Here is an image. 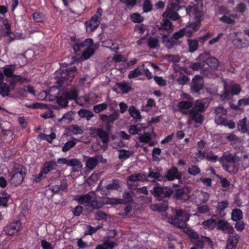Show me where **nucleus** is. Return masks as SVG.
<instances>
[{
	"label": "nucleus",
	"instance_id": "nucleus-1",
	"mask_svg": "<svg viewBox=\"0 0 249 249\" xmlns=\"http://www.w3.org/2000/svg\"><path fill=\"white\" fill-rule=\"evenodd\" d=\"M190 215L186 210L183 209L176 210L175 214L168 217V221L178 228L183 230L190 239L191 242L197 247L203 249L204 244L209 246L212 245V241L207 236H199V234L191 228H187V221L190 219Z\"/></svg>",
	"mask_w": 249,
	"mask_h": 249
},
{
	"label": "nucleus",
	"instance_id": "nucleus-2",
	"mask_svg": "<svg viewBox=\"0 0 249 249\" xmlns=\"http://www.w3.org/2000/svg\"><path fill=\"white\" fill-rule=\"evenodd\" d=\"M60 75H57L56 78V84L59 87H66L69 86L74 76L77 74L76 67H72L65 70H61Z\"/></svg>",
	"mask_w": 249,
	"mask_h": 249
},
{
	"label": "nucleus",
	"instance_id": "nucleus-3",
	"mask_svg": "<svg viewBox=\"0 0 249 249\" xmlns=\"http://www.w3.org/2000/svg\"><path fill=\"white\" fill-rule=\"evenodd\" d=\"M11 174L10 184L14 186H19L26 174V168L21 164L15 163L12 168Z\"/></svg>",
	"mask_w": 249,
	"mask_h": 249
},
{
	"label": "nucleus",
	"instance_id": "nucleus-4",
	"mask_svg": "<svg viewBox=\"0 0 249 249\" xmlns=\"http://www.w3.org/2000/svg\"><path fill=\"white\" fill-rule=\"evenodd\" d=\"M150 193L157 200L166 201L173 195L174 191L171 188L157 185L150 190Z\"/></svg>",
	"mask_w": 249,
	"mask_h": 249
},
{
	"label": "nucleus",
	"instance_id": "nucleus-5",
	"mask_svg": "<svg viewBox=\"0 0 249 249\" xmlns=\"http://www.w3.org/2000/svg\"><path fill=\"white\" fill-rule=\"evenodd\" d=\"M22 229L21 223L19 220H16L11 222L3 228V231L5 233L12 236H17Z\"/></svg>",
	"mask_w": 249,
	"mask_h": 249
},
{
	"label": "nucleus",
	"instance_id": "nucleus-6",
	"mask_svg": "<svg viewBox=\"0 0 249 249\" xmlns=\"http://www.w3.org/2000/svg\"><path fill=\"white\" fill-rule=\"evenodd\" d=\"M204 79L202 76L196 75L192 80L190 84V89L193 94H199L200 91L204 86Z\"/></svg>",
	"mask_w": 249,
	"mask_h": 249
},
{
	"label": "nucleus",
	"instance_id": "nucleus-7",
	"mask_svg": "<svg viewBox=\"0 0 249 249\" xmlns=\"http://www.w3.org/2000/svg\"><path fill=\"white\" fill-rule=\"evenodd\" d=\"M198 6L195 4L193 5H189L186 8V12L189 16L194 15V18L196 20L195 23H199L200 24L201 21L203 19V13L198 9Z\"/></svg>",
	"mask_w": 249,
	"mask_h": 249
},
{
	"label": "nucleus",
	"instance_id": "nucleus-8",
	"mask_svg": "<svg viewBox=\"0 0 249 249\" xmlns=\"http://www.w3.org/2000/svg\"><path fill=\"white\" fill-rule=\"evenodd\" d=\"M182 173L178 171V168L175 166H173L170 169L168 170L166 174L164 176V181L166 180L173 181L176 179L180 180L182 178Z\"/></svg>",
	"mask_w": 249,
	"mask_h": 249
},
{
	"label": "nucleus",
	"instance_id": "nucleus-9",
	"mask_svg": "<svg viewBox=\"0 0 249 249\" xmlns=\"http://www.w3.org/2000/svg\"><path fill=\"white\" fill-rule=\"evenodd\" d=\"M120 115L119 111L118 109H115L113 112L107 115L104 114H100L99 117L102 122H106L108 124L113 123L116 120L118 119Z\"/></svg>",
	"mask_w": 249,
	"mask_h": 249
},
{
	"label": "nucleus",
	"instance_id": "nucleus-10",
	"mask_svg": "<svg viewBox=\"0 0 249 249\" xmlns=\"http://www.w3.org/2000/svg\"><path fill=\"white\" fill-rule=\"evenodd\" d=\"M187 191V188L186 187L177 189L175 193H174L173 194L174 198L184 201L188 200L189 196L188 195Z\"/></svg>",
	"mask_w": 249,
	"mask_h": 249
},
{
	"label": "nucleus",
	"instance_id": "nucleus-11",
	"mask_svg": "<svg viewBox=\"0 0 249 249\" xmlns=\"http://www.w3.org/2000/svg\"><path fill=\"white\" fill-rule=\"evenodd\" d=\"M100 21L97 20L96 16H92L90 20L85 22L86 31L88 33H91L95 31L99 26Z\"/></svg>",
	"mask_w": 249,
	"mask_h": 249
},
{
	"label": "nucleus",
	"instance_id": "nucleus-12",
	"mask_svg": "<svg viewBox=\"0 0 249 249\" xmlns=\"http://www.w3.org/2000/svg\"><path fill=\"white\" fill-rule=\"evenodd\" d=\"M161 40L163 44L168 49L173 48L175 45H180L182 43L181 41L175 40L171 37H169L167 35H163L161 38Z\"/></svg>",
	"mask_w": 249,
	"mask_h": 249
},
{
	"label": "nucleus",
	"instance_id": "nucleus-13",
	"mask_svg": "<svg viewBox=\"0 0 249 249\" xmlns=\"http://www.w3.org/2000/svg\"><path fill=\"white\" fill-rule=\"evenodd\" d=\"M201 24L199 23L192 22L183 28V30L185 33V36L190 37L193 34L197 32L200 27Z\"/></svg>",
	"mask_w": 249,
	"mask_h": 249
},
{
	"label": "nucleus",
	"instance_id": "nucleus-14",
	"mask_svg": "<svg viewBox=\"0 0 249 249\" xmlns=\"http://www.w3.org/2000/svg\"><path fill=\"white\" fill-rule=\"evenodd\" d=\"M57 164L54 160H50L45 162L42 165L40 170L45 174H48L52 171L56 169Z\"/></svg>",
	"mask_w": 249,
	"mask_h": 249
},
{
	"label": "nucleus",
	"instance_id": "nucleus-15",
	"mask_svg": "<svg viewBox=\"0 0 249 249\" xmlns=\"http://www.w3.org/2000/svg\"><path fill=\"white\" fill-rule=\"evenodd\" d=\"M83 130L81 127L77 124H71L68 126L65 129L64 135L70 136L71 135L82 134Z\"/></svg>",
	"mask_w": 249,
	"mask_h": 249
},
{
	"label": "nucleus",
	"instance_id": "nucleus-16",
	"mask_svg": "<svg viewBox=\"0 0 249 249\" xmlns=\"http://www.w3.org/2000/svg\"><path fill=\"white\" fill-rule=\"evenodd\" d=\"M188 114L189 118L196 124H202L204 120V117L199 112L194 109H190Z\"/></svg>",
	"mask_w": 249,
	"mask_h": 249
},
{
	"label": "nucleus",
	"instance_id": "nucleus-17",
	"mask_svg": "<svg viewBox=\"0 0 249 249\" xmlns=\"http://www.w3.org/2000/svg\"><path fill=\"white\" fill-rule=\"evenodd\" d=\"M233 45L237 49H242L249 46V40L246 38H240L236 36L232 40Z\"/></svg>",
	"mask_w": 249,
	"mask_h": 249
},
{
	"label": "nucleus",
	"instance_id": "nucleus-18",
	"mask_svg": "<svg viewBox=\"0 0 249 249\" xmlns=\"http://www.w3.org/2000/svg\"><path fill=\"white\" fill-rule=\"evenodd\" d=\"M237 157L236 155H232L231 154H224L219 161L221 165L224 164H232L236 162Z\"/></svg>",
	"mask_w": 249,
	"mask_h": 249
},
{
	"label": "nucleus",
	"instance_id": "nucleus-19",
	"mask_svg": "<svg viewBox=\"0 0 249 249\" xmlns=\"http://www.w3.org/2000/svg\"><path fill=\"white\" fill-rule=\"evenodd\" d=\"M215 226L217 230L223 231H231L233 230L232 226H231L229 223L223 219L219 220L217 222H216Z\"/></svg>",
	"mask_w": 249,
	"mask_h": 249
},
{
	"label": "nucleus",
	"instance_id": "nucleus-20",
	"mask_svg": "<svg viewBox=\"0 0 249 249\" xmlns=\"http://www.w3.org/2000/svg\"><path fill=\"white\" fill-rule=\"evenodd\" d=\"M117 246L118 243L116 242L107 239H105L102 244L98 245L95 249H113Z\"/></svg>",
	"mask_w": 249,
	"mask_h": 249
},
{
	"label": "nucleus",
	"instance_id": "nucleus-21",
	"mask_svg": "<svg viewBox=\"0 0 249 249\" xmlns=\"http://www.w3.org/2000/svg\"><path fill=\"white\" fill-rule=\"evenodd\" d=\"M193 106V103L190 101H182L178 102L177 107L179 110L184 115H187L188 113L185 110L191 108Z\"/></svg>",
	"mask_w": 249,
	"mask_h": 249
},
{
	"label": "nucleus",
	"instance_id": "nucleus-22",
	"mask_svg": "<svg viewBox=\"0 0 249 249\" xmlns=\"http://www.w3.org/2000/svg\"><path fill=\"white\" fill-rule=\"evenodd\" d=\"M221 166L224 170L232 175L236 174L239 170L238 165L236 162L232 164H224Z\"/></svg>",
	"mask_w": 249,
	"mask_h": 249
},
{
	"label": "nucleus",
	"instance_id": "nucleus-23",
	"mask_svg": "<svg viewBox=\"0 0 249 249\" xmlns=\"http://www.w3.org/2000/svg\"><path fill=\"white\" fill-rule=\"evenodd\" d=\"M60 94V89L57 87H52L47 92V95L51 100H57Z\"/></svg>",
	"mask_w": 249,
	"mask_h": 249
},
{
	"label": "nucleus",
	"instance_id": "nucleus-24",
	"mask_svg": "<svg viewBox=\"0 0 249 249\" xmlns=\"http://www.w3.org/2000/svg\"><path fill=\"white\" fill-rule=\"evenodd\" d=\"M16 70L15 65H8L3 68V74L6 77L10 78L15 76L14 72Z\"/></svg>",
	"mask_w": 249,
	"mask_h": 249
},
{
	"label": "nucleus",
	"instance_id": "nucleus-25",
	"mask_svg": "<svg viewBox=\"0 0 249 249\" xmlns=\"http://www.w3.org/2000/svg\"><path fill=\"white\" fill-rule=\"evenodd\" d=\"M151 209L153 211L164 212L168 210V203L164 201L160 204H153L150 205Z\"/></svg>",
	"mask_w": 249,
	"mask_h": 249
},
{
	"label": "nucleus",
	"instance_id": "nucleus-26",
	"mask_svg": "<svg viewBox=\"0 0 249 249\" xmlns=\"http://www.w3.org/2000/svg\"><path fill=\"white\" fill-rule=\"evenodd\" d=\"M77 113L80 118H85L87 121H89L91 118L94 116V114L92 112L87 109H80L78 111Z\"/></svg>",
	"mask_w": 249,
	"mask_h": 249
},
{
	"label": "nucleus",
	"instance_id": "nucleus-27",
	"mask_svg": "<svg viewBox=\"0 0 249 249\" xmlns=\"http://www.w3.org/2000/svg\"><path fill=\"white\" fill-rule=\"evenodd\" d=\"M116 86L120 89L124 94L128 93L129 91L132 90V87L125 81L118 82L116 84Z\"/></svg>",
	"mask_w": 249,
	"mask_h": 249
},
{
	"label": "nucleus",
	"instance_id": "nucleus-28",
	"mask_svg": "<svg viewBox=\"0 0 249 249\" xmlns=\"http://www.w3.org/2000/svg\"><path fill=\"white\" fill-rule=\"evenodd\" d=\"M68 166L72 167L73 172H77L82 168V165L80 161L76 159H72L69 160Z\"/></svg>",
	"mask_w": 249,
	"mask_h": 249
},
{
	"label": "nucleus",
	"instance_id": "nucleus-29",
	"mask_svg": "<svg viewBox=\"0 0 249 249\" xmlns=\"http://www.w3.org/2000/svg\"><path fill=\"white\" fill-rule=\"evenodd\" d=\"M238 243V238L236 236H230L227 241V249H233L236 247Z\"/></svg>",
	"mask_w": 249,
	"mask_h": 249
},
{
	"label": "nucleus",
	"instance_id": "nucleus-30",
	"mask_svg": "<svg viewBox=\"0 0 249 249\" xmlns=\"http://www.w3.org/2000/svg\"><path fill=\"white\" fill-rule=\"evenodd\" d=\"M56 102L58 105L62 107H65L68 106L69 103V100L67 98V95H65L64 91H62V93L56 100Z\"/></svg>",
	"mask_w": 249,
	"mask_h": 249
},
{
	"label": "nucleus",
	"instance_id": "nucleus-31",
	"mask_svg": "<svg viewBox=\"0 0 249 249\" xmlns=\"http://www.w3.org/2000/svg\"><path fill=\"white\" fill-rule=\"evenodd\" d=\"M97 135L101 139L104 143H107L109 142V134L102 128L97 130Z\"/></svg>",
	"mask_w": 249,
	"mask_h": 249
},
{
	"label": "nucleus",
	"instance_id": "nucleus-32",
	"mask_svg": "<svg viewBox=\"0 0 249 249\" xmlns=\"http://www.w3.org/2000/svg\"><path fill=\"white\" fill-rule=\"evenodd\" d=\"M227 87L229 89L231 95H238L241 91V87L239 84L231 83L227 84Z\"/></svg>",
	"mask_w": 249,
	"mask_h": 249
},
{
	"label": "nucleus",
	"instance_id": "nucleus-33",
	"mask_svg": "<svg viewBox=\"0 0 249 249\" xmlns=\"http://www.w3.org/2000/svg\"><path fill=\"white\" fill-rule=\"evenodd\" d=\"M189 51L190 53H194L198 49V41L196 39H188Z\"/></svg>",
	"mask_w": 249,
	"mask_h": 249
},
{
	"label": "nucleus",
	"instance_id": "nucleus-34",
	"mask_svg": "<svg viewBox=\"0 0 249 249\" xmlns=\"http://www.w3.org/2000/svg\"><path fill=\"white\" fill-rule=\"evenodd\" d=\"M202 225L205 229L213 230L215 227L216 220L211 218L204 221Z\"/></svg>",
	"mask_w": 249,
	"mask_h": 249
},
{
	"label": "nucleus",
	"instance_id": "nucleus-35",
	"mask_svg": "<svg viewBox=\"0 0 249 249\" xmlns=\"http://www.w3.org/2000/svg\"><path fill=\"white\" fill-rule=\"evenodd\" d=\"M243 218L242 211L237 208H235L232 210L231 213V219L234 221L240 220Z\"/></svg>",
	"mask_w": 249,
	"mask_h": 249
},
{
	"label": "nucleus",
	"instance_id": "nucleus-36",
	"mask_svg": "<svg viewBox=\"0 0 249 249\" xmlns=\"http://www.w3.org/2000/svg\"><path fill=\"white\" fill-rule=\"evenodd\" d=\"M12 79L10 82V85L12 87V89L15 88L16 85L18 83H23L26 81V79L23 77H21L20 75H17L12 77Z\"/></svg>",
	"mask_w": 249,
	"mask_h": 249
},
{
	"label": "nucleus",
	"instance_id": "nucleus-37",
	"mask_svg": "<svg viewBox=\"0 0 249 249\" xmlns=\"http://www.w3.org/2000/svg\"><path fill=\"white\" fill-rule=\"evenodd\" d=\"M206 62L208 66L213 69H215L219 66L218 59L214 57H210L206 59Z\"/></svg>",
	"mask_w": 249,
	"mask_h": 249
},
{
	"label": "nucleus",
	"instance_id": "nucleus-38",
	"mask_svg": "<svg viewBox=\"0 0 249 249\" xmlns=\"http://www.w3.org/2000/svg\"><path fill=\"white\" fill-rule=\"evenodd\" d=\"M77 139L75 138H72L71 141H69L66 142L62 147V150L63 152H66L68 151L71 148L73 147L76 143Z\"/></svg>",
	"mask_w": 249,
	"mask_h": 249
},
{
	"label": "nucleus",
	"instance_id": "nucleus-39",
	"mask_svg": "<svg viewBox=\"0 0 249 249\" xmlns=\"http://www.w3.org/2000/svg\"><path fill=\"white\" fill-rule=\"evenodd\" d=\"M229 206V202L227 200H224L217 203V206L215 210V212L217 214H221V213Z\"/></svg>",
	"mask_w": 249,
	"mask_h": 249
},
{
	"label": "nucleus",
	"instance_id": "nucleus-40",
	"mask_svg": "<svg viewBox=\"0 0 249 249\" xmlns=\"http://www.w3.org/2000/svg\"><path fill=\"white\" fill-rule=\"evenodd\" d=\"M128 112L131 117L134 119H141L142 118L140 112L136 109L134 106L130 107L128 108Z\"/></svg>",
	"mask_w": 249,
	"mask_h": 249
},
{
	"label": "nucleus",
	"instance_id": "nucleus-41",
	"mask_svg": "<svg viewBox=\"0 0 249 249\" xmlns=\"http://www.w3.org/2000/svg\"><path fill=\"white\" fill-rule=\"evenodd\" d=\"M205 109L204 103L201 100H197L195 102V106L191 109L202 112L205 111Z\"/></svg>",
	"mask_w": 249,
	"mask_h": 249
},
{
	"label": "nucleus",
	"instance_id": "nucleus-42",
	"mask_svg": "<svg viewBox=\"0 0 249 249\" xmlns=\"http://www.w3.org/2000/svg\"><path fill=\"white\" fill-rule=\"evenodd\" d=\"M247 119L244 118L240 120L237 124V128L238 130L242 133H245L247 132V127L246 124Z\"/></svg>",
	"mask_w": 249,
	"mask_h": 249
},
{
	"label": "nucleus",
	"instance_id": "nucleus-43",
	"mask_svg": "<svg viewBox=\"0 0 249 249\" xmlns=\"http://www.w3.org/2000/svg\"><path fill=\"white\" fill-rule=\"evenodd\" d=\"M130 20L134 23H140L143 21L144 18L139 13H134L130 16Z\"/></svg>",
	"mask_w": 249,
	"mask_h": 249
},
{
	"label": "nucleus",
	"instance_id": "nucleus-44",
	"mask_svg": "<svg viewBox=\"0 0 249 249\" xmlns=\"http://www.w3.org/2000/svg\"><path fill=\"white\" fill-rule=\"evenodd\" d=\"M159 40L157 38L150 37L147 39V45L150 49H155L159 46Z\"/></svg>",
	"mask_w": 249,
	"mask_h": 249
},
{
	"label": "nucleus",
	"instance_id": "nucleus-45",
	"mask_svg": "<svg viewBox=\"0 0 249 249\" xmlns=\"http://www.w3.org/2000/svg\"><path fill=\"white\" fill-rule=\"evenodd\" d=\"M3 24L5 26L6 30L5 32L4 36L9 37L11 39V40H13L14 39V37H12L11 36L14 35V34L11 32V24L8 22L7 19L3 21Z\"/></svg>",
	"mask_w": 249,
	"mask_h": 249
},
{
	"label": "nucleus",
	"instance_id": "nucleus-46",
	"mask_svg": "<svg viewBox=\"0 0 249 249\" xmlns=\"http://www.w3.org/2000/svg\"><path fill=\"white\" fill-rule=\"evenodd\" d=\"M10 89L9 86L4 83L0 85V94L3 97L7 96L9 95Z\"/></svg>",
	"mask_w": 249,
	"mask_h": 249
},
{
	"label": "nucleus",
	"instance_id": "nucleus-47",
	"mask_svg": "<svg viewBox=\"0 0 249 249\" xmlns=\"http://www.w3.org/2000/svg\"><path fill=\"white\" fill-rule=\"evenodd\" d=\"M65 95H67L68 100H75L77 99L78 93L76 89H73L70 91H64Z\"/></svg>",
	"mask_w": 249,
	"mask_h": 249
},
{
	"label": "nucleus",
	"instance_id": "nucleus-48",
	"mask_svg": "<svg viewBox=\"0 0 249 249\" xmlns=\"http://www.w3.org/2000/svg\"><path fill=\"white\" fill-rule=\"evenodd\" d=\"M125 202L123 199L113 198L107 197L105 199V203L106 204H121L125 203Z\"/></svg>",
	"mask_w": 249,
	"mask_h": 249
},
{
	"label": "nucleus",
	"instance_id": "nucleus-49",
	"mask_svg": "<svg viewBox=\"0 0 249 249\" xmlns=\"http://www.w3.org/2000/svg\"><path fill=\"white\" fill-rule=\"evenodd\" d=\"M187 172L189 175L196 176L200 173L201 170L197 165H192L188 168Z\"/></svg>",
	"mask_w": 249,
	"mask_h": 249
},
{
	"label": "nucleus",
	"instance_id": "nucleus-50",
	"mask_svg": "<svg viewBox=\"0 0 249 249\" xmlns=\"http://www.w3.org/2000/svg\"><path fill=\"white\" fill-rule=\"evenodd\" d=\"M147 177L149 178H153L158 181H164V177L163 176L161 175V174L159 172H154L153 171H150Z\"/></svg>",
	"mask_w": 249,
	"mask_h": 249
},
{
	"label": "nucleus",
	"instance_id": "nucleus-51",
	"mask_svg": "<svg viewBox=\"0 0 249 249\" xmlns=\"http://www.w3.org/2000/svg\"><path fill=\"white\" fill-rule=\"evenodd\" d=\"M133 154V152L129 150L121 149L118 158L120 160H126L129 158Z\"/></svg>",
	"mask_w": 249,
	"mask_h": 249
},
{
	"label": "nucleus",
	"instance_id": "nucleus-52",
	"mask_svg": "<svg viewBox=\"0 0 249 249\" xmlns=\"http://www.w3.org/2000/svg\"><path fill=\"white\" fill-rule=\"evenodd\" d=\"M221 121L219 122V120L216 119L217 124H222L225 126H228L230 128L233 129L235 126V123L232 121H227L224 118H220Z\"/></svg>",
	"mask_w": 249,
	"mask_h": 249
},
{
	"label": "nucleus",
	"instance_id": "nucleus-53",
	"mask_svg": "<svg viewBox=\"0 0 249 249\" xmlns=\"http://www.w3.org/2000/svg\"><path fill=\"white\" fill-rule=\"evenodd\" d=\"M172 22L168 19H163L160 22V29L168 30L172 28Z\"/></svg>",
	"mask_w": 249,
	"mask_h": 249
},
{
	"label": "nucleus",
	"instance_id": "nucleus-54",
	"mask_svg": "<svg viewBox=\"0 0 249 249\" xmlns=\"http://www.w3.org/2000/svg\"><path fill=\"white\" fill-rule=\"evenodd\" d=\"M33 18L35 21L42 23L45 20V16L42 13L35 12L33 14Z\"/></svg>",
	"mask_w": 249,
	"mask_h": 249
},
{
	"label": "nucleus",
	"instance_id": "nucleus-55",
	"mask_svg": "<svg viewBox=\"0 0 249 249\" xmlns=\"http://www.w3.org/2000/svg\"><path fill=\"white\" fill-rule=\"evenodd\" d=\"M142 9L144 13H148L153 9V5L151 0H144L142 5Z\"/></svg>",
	"mask_w": 249,
	"mask_h": 249
},
{
	"label": "nucleus",
	"instance_id": "nucleus-56",
	"mask_svg": "<svg viewBox=\"0 0 249 249\" xmlns=\"http://www.w3.org/2000/svg\"><path fill=\"white\" fill-rule=\"evenodd\" d=\"M120 187L119 180L114 179L111 183H109L106 186V189L107 190H117Z\"/></svg>",
	"mask_w": 249,
	"mask_h": 249
},
{
	"label": "nucleus",
	"instance_id": "nucleus-57",
	"mask_svg": "<svg viewBox=\"0 0 249 249\" xmlns=\"http://www.w3.org/2000/svg\"><path fill=\"white\" fill-rule=\"evenodd\" d=\"M98 160L95 157L89 158L86 162V166L90 169H93V168L98 164Z\"/></svg>",
	"mask_w": 249,
	"mask_h": 249
},
{
	"label": "nucleus",
	"instance_id": "nucleus-58",
	"mask_svg": "<svg viewBox=\"0 0 249 249\" xmlns=\"http://www.w3.org/2000/svg\"><path fill=\"white\" fill-rule=\"evenodd\" d=\"M107 107V105L106 103H103L94 106L93 110L96 113H99L100 112L106 109Z\"/></svg>",
	"mask_w": 249,
	"mask_h": 249
},
{
	"label": "nucleus",
	"instance_id": "nucleus-59",
	"mask_svg": "<svg viewBox=\"0 0 249 249\" xmlns=\"http://www.w3.org/2000/svg\"><path fill=\"white\" fill-rule=\"evenodd\" d=\"M142 73L141 70L139 68H137L131 71L128 75L129 79H133L140 75H142Z\"/></svg>",
	"mask_w": 249,
	"mask_h": 249
},
{
	"label": "nucleus",
	"instance_id": "nucleus-60",
	"mask_svg": "<svg viewBox=\"0 0 249 249\" xmlns=\"http://www.w3.org/2000/svg\"><path fill=\"white\" fill-rule=\"evenodd\" d=\"M94 50L91 47H87L83 52L82 56L85 59L89 58L94 53Z\"/></svg>",
	"mask_w": 249,
	"mask_h": 249
},
{
	"label": "nucleus",
	"instance_id": "nucleus-61",
	"mask_svg": "<svg viewBox=\"0 0 249 249\" xmlns=\"http://www.w3.org/2000/svg\"><path fill=\"white\" fill-rule=\"evenodd\" d=\"M24 106L27 108L32 109H42L45 107L44 104L38 103H34L32 104L26 103L24 104Z\"/></svg>",
	"mask_w": 249,
	"mask_h": 249
},
{
	"label": "nucleus",
	"instance_id": "nucleus-62",
	"mask_svg": "<svg viewBox=\"0 0 249 249\" xmlns=\"http://www.w3.org/2000/svg\"><path fill=\"white\" fill-rule=\"evenodd\" d=\"M91 199L92 198L90 195L89 194H87L80 196L79 197L78 201L79 203L82 204H84L85 203L89 204V202L91 201Z\"/></svg>",
	"mask_w": 249,
	"mask_h": 249
},
{
	"label": "nucleus",
	"instance_id": "nucleus-63",
	"mask_svg": "<svg viewBox=\"0 0 249 249\" xmlns=\"http://www.w3.org/2000/svg\"><path fill=\"white\" fill-rule=\"evenodd\" d=\"M89 207L91 208L92 210L99 209L103 207V204L97 200H91L88 204Z\"/></svg>",
	"mask_w": 249,
	"mask_h": 249
},
{
	"label": "nucleus",
	"instance_id": "nucleus-64",
	"mask_svg": "<svg viewBox=\"0 0 249 249\" xmlns=\"http://www.w3.org/2000/svg\"><path fill=\"white\" fill-rule=\"evenodd\" d=\"M138 139L141 142L147 143L151 140V137L149 133L145 132L143 135L139 136Z\"/></svg>",
	"mask_w": 249,
	"mask_h": 249
}]
</instances>
